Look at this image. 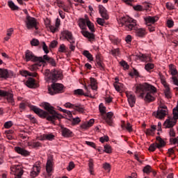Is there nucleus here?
Returning <instances> with one entry per match:
<instances>
[{
    "mask_svg": "<svg viewBox=\"0 0 178 178\" xmlns=\"http://www.w3.org/2000/svg\"><path fill=\"white\" fill-rule=\"evenodd\" d=\"M158 90L155 86L145 83L140 84L136 87V94H139L140 98H142L146 102H152L155 101V94H156Z\"/></svg>",
    "mask_w": 178,
    "mask_h": 178,
    "instance_id": "obj_1",
    "label": "nucleus"
},
{
    "mask_svg": "<svg viewBox=\"0 0 178 178\" xmlns=\"http://www.w3.org/2000/svg\"><path fill=\"white\" fill-rule=\"evenodd\" d=\"M99 112L101 113L102 119L105 120L106 123L108 126H113V113L108 112L106 115V107L104 106V104L101 103L99 106Z\"/></svg>",
    "mask_w": 178,
    "mask_h": 178,
    "instance_id": "obj_2",
    "label": "nucleus"
},
{
    "mask_svg": "<svg viewBox=\"0 0 178 178\" xmlns=\"http://www.w3.org/2000/svg\"><path fill=\"white\" fill-rule=\"evenodd\" d=\"M43 108L44 109L47 111V112H49L50 115H51L47 116V120H49V122H52V123H54L56 120L60 119V117L62 115L56 113V111L54 110V107L51 106L49 103H47V102L43 103Z\"/></svg>",
    "mask_w": 178,
    "mask_h": 178,
    "instance_id": "obj_3",
    "label": "nucleus"
},
{
    "mask_svg": "<svg viewBox=\"0 0 178 178\" xmlns=\"http://www.w3.org/2000/svg\"><path fill=\"white\" fill-rule=\"evenodd\" d=\"M44 76L47 81L51 80V81L54 83L56 81V80L62 79V72L57 70H54L51 72L49 70H46L44 72Z\"/></svg>",
    "mask_w": 178,
    "mask_h": 178,
    "instance_id": "obj_4",
    "label": "nucleus"
},
{
    "mask_svg": "<svg viewBox=\"0 0 178 178\" xmlns=\"http://www.w3.org/2000/svg\"><path fill=\"white\" fill-rule=\"evenodd\" d=\"M63 91V85L60 83H54L51 87L48 88V92L50 95H55V94H59Z\"/></svg>",
    "mask_w": 178,
    "mask_h": 178,
    "instance_id": "obj_5",
    "label": "nucleus"
},
{
    "mask_svg": "<svg viewBox=\"0 0 178 178\" xmlns=\"http://www.w3.org/2000/svg\"><path fill=\"white\" fill-rule=\"evenodd\" d=\"M168 107L165 105L160 106L157 111L154 113V115L157 119H163L168 115Z\"/></svg>",
    "mask_w": 178,
    "mask_h": 178,
    "instance_id": "obj_6",
    "label": "nucleus"
},
{
    "mask_svg": "<svg viewBox=\"0 0 178 178\" xmlns=\"http://www.w3.org/2000/svg\"><path fill=\"white\" fill-rule=\"evenodd\" d=\"M25 60L26 62H40L42 60V57H37L34 55L33 51L30 50H26L25 51Z\"/></svg>",
    "mask_w": 178,
    "mask_h": 178,
    "instance_id": "obj_7",
    "label": "nucleus"
},
{
    "mask_svg": "<svg viewBox=\"0 0 178 178\" xmlns=\"http://www.w3.org/2000/svg\"><path fill=\"white\" fill-rule=\"evenodd\" d=\"M124 29L127 31H131V30H137V22L133 18H128L124 24Z\"/></svg>",
    "mask_w": 178,
    "mask_h": 178,
    "instance_id": "obj_8",
    "label": "nucleus"
},
{
    "mask_svg": "<svg viewBox=\"0 0 178 178\" xmlns=\"http://www.w3.org/2000/svg\"><path fill=\"white\" fill-rule=\"evenodd\" d=\"M26 28L29 30H31V29H35L37 30L38 28L37 27V24H38V22H37V19L35 18L30 17V15H26V21L25 22Z\"/></svg>",
    "mask_w": 178,
    "mask_h": 178,
    "instance_id": "obj_9",
    "label": "nucleus"
},
{
    "mask_svg": "<svg viewBox=\"0 0 178 178\" xmlns=\"http://www.w3.org/2000/svg\"><path fill=\"white\" fill-rule=\"evenodd\" d=\"M11 175H14L15 178H22L23 176V169L20 165H13L11 168Z\"/></svg>",
    "mask_w": 178,
    "mask_h": 178,
    "instance_id": "obj_10",
    "label": "nucleus"
},
{
    "mask_svg": "<svg viewBox=\"0 0 178 178\" xmlns=\"http://www.w3.org/2000/svg\"><path fill=\"white\" fill-rule=\"evenodd\" d=\"M1 97L6 98L8 104L13 106L15 105V99H13V92L12 91L1 90Z\"/></svg>",
    "mask_w": 178,
    "mask_h": 178,
    "instance_id": "obj_11",
    "label": "nucleus"
},
{
    "mask_svg": "<svg viewBox=\"0 0 178 178\" xmlns=\"http://www.w3.org/2000/svg\"><path fill=\"white\" fill-rule=\"evenodd\" d=\"M41 172V162L37 161L33 166L30 173L31 177H37Z\"/></svg>",
    "mask_w": 178,
    "mask_h": 178,
    "instance_id": "obj_12",
    "label": "nucleus"
},
{
    "mask_svg": "<svg viewBox=\"0 0 178 178\" xmlns=\"http://www.w3.org/2000/svg\"><path fill=\"white\" fill-rule=\"evenodd\" d=\"M84 88L86 91V93H84V90L83 89H77L74 90V95H84L85 97H90V98H94V95H91V92L88 90V87H87L86 85H84Z\"/></svg>",
    "mask_w": 178,
    "mask_h": 178,
    "instance_id": "obj_13",
    "label": "nucleus"
},
{
    "mask_svg": "<svg viewBox=\"0 0 178 178\" xmlns=\"http://www.w3.org/2000/svg\"><path fill=\"white\" fill-rule=\"evenodd\" d=\"M54 163L51 159H48L46 165L47 175L45 178H52V170H53Z\"/></svg>",
    "mask_w": 178,
    "mask_h": 178,
    "instance_id": "obj_14",
    "label": "nucleus"
},
{
    "mask_svg": "<svg viewBox=\"0 0 178 178\" xmlns=\"http://www.w3.org/2000/svg\"><path fill=\"white\" fill-rule=\"evenodd\" d=\"M161 83L164 87V94L166 98H172V92H170V88L169 84L166 83V81L163 79H161Z\"/></svg>",
    "mask_w": 178,
    "mask_h": 178,
    "instance_id": "obj_15",
    "label": "nucleus"
},
{
    "mask_svg": "<svg viewBox=\"0 0 178 178\" xmlns=\"http://www.w3.org/2000/svg\"><path fill=\"white\" fill-rule=\"evenodd\" d=\"M62 35L65 40H67L70 42H76V39H74V37H73V33H72V32L67 30L63 31L62 32Z\"/></svg>",
    "mask_w": 178,
    "mask_h": 178,
    "instance_id": "obj_16",
    "label": "nucleus"
},
{
    "mask_svg": "<svg viewBox=\"0 0 178 178\" xmlns=\"http://www.w3.org/2000/svg\"><path fill=\"white\" fill-rule=\"evenodd\" d=\"M50 63L51 66H56V63L55 62V60L46 54L43 56L42 60H40V63Z\"/></svg>",
    "mask_w": 178,
    "mask_h": 178,
    "instance_id": "obj_17",
    "label": "nucleus"
},
{
    "mask_svg": "<svg viewBox=\"0 0 178 178\" xmlns=\"http://www.w3.org/2000/svg\"><path fill=\"white\" fill-rule=\"evenodd\" d=\"M33 111L36 113V115H38L40 118H48V113L47 111H44V110L37 108V107H33Z\"/></svg>",
    "mask_w": 178,
    "mask_h": 178,
    "instance_id": "obj_18",
    "label": "nucleus"
},
{
    "mask_svg": "<svg viewBox=\"0 0 178 178\" xmlns=\"http://www.w3.org/2000/svg\"><path fill=\"white\" fill-rule=\"evenodd\" d=\"M13 77V72L12 71H8L6 69H1V79H10Z\"/></svg>",
    "mask_w": 178,
    "mask_h": 178,
    "instance_id": "obj_19",
    "label": "nucleus"
},
{
    "mask_svg": "<svg viewBox=\"0 0 178 178\" xmlns=\"http://www.w3.org/2000/svg\"><path fill=\"white\" fill-rule=\"evenodd\" d=\"M126 96L130 106L133 108V106H134V104H136V96H134V95L131 92H127Z\"/></svg>",
    "mask_w": 178,
    "mask_h": 178,
    "instance_id": "obj_20",
    "label": "nucleus"
},
{
    "mask_svg": "<svg viewBox=\"0 0 178 178\" xmlns=\"http://www.w3.org/2000/svg\"><path fill=\"white\" fill-rule=\"evenodd\" d=\"M135 34L136 37L144 38V36L147 35V31L144 28H138L137 26L136 29H135Z\"/></svg>",
    "mask_w": 178,
    "mask_h": 178,
    "instance_id": "obj_21",
    "label": "nucleus"
},
{
    "mask_svg": "<svg viewBox=\"0 0 178 178\" xmlns=\"http://www.w3.org/2000/svg\"><path fill=\"white\" fill-rule=\"evenodd\" d=\"M177 122V121L174 120L173 118H168L164 122V127L165 129H170V127H173Z\"/></svg>",
    "mask_w": 178,
    "mask_h": 178,
    "instance_id": "obj_22",
    "label": "nucleus"
},
{
    "mask_svg": "<svg viewBox=\"0 0 178 178\" xmlns=\"http://www.w3.org/2000/svg\"><path fill=\"white\" fill-rule=\"evenodd\" d=\"M144 19L147 26H149V24H154V23H156V22H158V19H159L158 17L156 16H154V17L147 16Z\"/></svg>",
    "mask_w": 178,
    "mask_h": 178,
    "instance_id": "obj_23",
    "label": "nucleus"
},
{
    "mask_svg": "<svg viewBox=\"0 0 178 178\" xmlns=\"http://www.w3.org/2000/svg\"><path fill=\"white\" fill-rule=\"evenodd\" d=\"M95 122L94 119H90L89 121L82 123L80 127L82 130H87V129H90L94 124Z\"/></svg>",
    "mask_w": 178,
    "mask_h": 178,
    "instance_id": "obj_24",
    "label": "nucleus"
},
{
    "mask_svg": "<svg viewBox=\"0 0 178 178\" xmlns=\"http://www.w3.org/2000/svg\"><path fill=\"white\" fill-rule=\"evenodd\" d=\"M15 152H17V154H19L20 155H22L23 156H29V155H30L29 151H27L20 147H15Z\"/></svg>",
    "mask_w": 178,
    "mask_h": 178,
    "instance_id": "obj_25",
    "label": "nucleus"
},
{
    "mask_svg": "<svg viewBox=\"0 0 178 178\" xmlns=\"http://www.w3.org/2000/svg\"><path fill=\"white\" fill-rule=\"evenodd\" d=\"M99 13H100L102 17H103V19H105L106 20H108V19H109V15H108V13L106 12V9H105L102 5L99 6Z\"/></svg>",
    "mask_w": 178,
    "mask_h": 178,
    "instance_id": "obj_26",
    "label": "nucleus"
},
{
    "mask_svg": "<svg viewBox=\"0 0 178 178\" xmlns=\"http://www.w3.org/2000/svg\"><path fill=\"white\" fill-rule=\"evenodd\" d=\"M81 34L82 35H83V37L88 38L89 41H92L95 38V35H94V33H91L87 31H81Z\"/></svg>",
    "mask_w": 178,
    "mask_h": 178,
    "instance_id": "obj_27",
    "label": "nucleus"
},
{
    "mask_svg": "<svg viewBox=\"0 0 178 178\" xmlns=\"http://www.w3.org/2000/svg\"><path fill=\"white\" fill-rule=\"evenodd\" d=\"M88 17H87V15L85 16V19L81 18L79 20V26L80 27V29H81L82 30H84V29H86V26L87 24V21L88 20Z\"/></svg>",
    "mask_w": 178,
    "mask_h": 178,
    "instance_id": "obj_28",
    "label": "nucleus"
},
{
    "mask_svg": "<svg viewBox=\"0 0 178 178\" xmlns=\"http://www.w3.org/2000/svg\"><path fill=\"white\" fill-rule=\"evenodd\" d=\"M90 84L89 85V87H91L93 91H97L98 89V83H97V79H95V78L90 77Z\"/></svg>",
    "mask_w": 178,
    "mask_h": 178,
    "instance_id": "obj_29",
    "label": "nucleus"
},
{
    "mask_svg": "<svg viewBox=\"0 0 178 178\" xmlns=\"http://www.w3.org/2000/svg\"><path fill=\"white\" fill-rule=\"evenodd\" d=\"M20 74L24 77H27V76H30L31 77H37V73L34 72H30L27 70H22L20 72Z\"/></svg>",
    "mask_w": 178,
    "mask_h": 178,
    "instance_id": "obj_30",
    "label": "nucleus"
},
{
    "mask_svg": "<svg viewBox=\"0 0 178 178\" xmlns=\"http://www.w3.org/2000/svg\"><path fill=\"white\" fill-rule=\"evenodd\" d=\"M156 141H158L159 143H156L158 146L159 149H161V148L165 147V143L163 139H162L161 137L158 136L156 137Z\"/></svg>",
    "mask_w": 178,
    "mask_h": 178,
    "instance_id": "obj_31",
    "label": "nucleus"
},
{
    "mask_svg": "<svg viewBox=\"0 0 178 178\" xmlns=\"http://www.w3.org/2000/svg\"><path fill=\"white\" fill-rule=\"evenodd\" d=\"M61 129L63 137H70L72 136V131L69 129L61 127Z\"/></svg>",
    "mask_w": 178,
    "mask_h": 178,
    "instance_id": "obj_32",
    "label": "nucleus"
},
{
    "mask_svg": "<svg viewBox=\"0 0 178 178\" xmlns=\"http://www.w3.org/2000/svg\"><path fill=\"white\" fill-rule=\"evenodd\" d=\"M169 72L172 76H176V74H177V69H176V66L173 64H170Z\"/></svg>",
    "mask_w": 178,
    "mask_h": 178,
    "instance_id": "obj_33",
    "label": "nucleus"
},
{
    "mask_svg": "<svg viewBox=\"0 0 178 178\" xmlns=\"http://www.w3.org/2000/svg\"><path fill=\"white\" fill-rule=\"evenodd\" d=\"M26 85L27 86V87H29V88H34L35 86V81L34 80V79L33 78H29L26 83Z\"/></svg>",
    "mask_w": 178,
    "mask_h": 178,
    "instance_id": "obj_34",
    "label": "nucleus"
},
{
    "mask_svg": "<svg viewBox=\"0 0 178 178\" xmlns=\"http://www.w3.org/2000/svg\"><path fill=\"white\" fill-rule=\"evenodd\" d=\"M47 29L51 31V33H56V31H58V28L56 26L51 25V24H46Z\"/></svg>",
    "mask_w": 178,
    "mask_h": 178,
    "instance_id": "obj_35",
    "label": "nucleus"
},
{
    "mask_svg": "<svg viewBox=\"0 0 178 178\" xmlns=\"http://www.w3.org/2000/svg\"><path fill=\"white\" fill-rule=\"evenodd\" d=\"M28 145L32 148H38V147H41V143L40 142L32 140L28 143Z\"/></svg>",
    "mask_w": 178,
    "mask_h": 178,
    "instance_id": "obj_36",
    "label": "nucleus"
},
{
    "mask_svg": "<svg viewBox=\"0 0 178 178\" xmlns=\"http://www.w3.org/2000/svg\"><path fill=\"white\" fill-rule=\"evenodd\" d=\"M83 55L84 56H86V58H87V59H88L89 60H90V61L94 60V58L92 57V54L90 51H88L87 50H85L83 52Z\"/></svg>",
    "mask_w": 178,
    "mask_h": 178,
    "instance_id": "obj_37",
    "label": "nucleus"
},
{
    "mask_svg": "<svg viewBox=\"0 0 178 178\" xmlns=\"http://www.w3.org/2000/svg\"><path fill=\"white\" fill-rule=\"evenodd\" d=\"M156 130V126L152 125L151 127V129H148L146 130L145 134H147V136H152V134H154V131H155Z\"/></svg>",
    "mask_w": 178,
    "mask_h": 178,
    "instance_id": "obj_38",
    "label": "nucleus"
},
{
    "mask_svg": "<svg viewBox=\"0 0 178 178\" xmlns=\"http://www.w3.org/2000/svg\"><path fill=\"white\" fill-rule=\"evenodd\" d=\"M113 86H114V88H115L116 91H118V92H120V91H122V90H123V84H122L119 82H115Z\"/></svg>",
    "mask_w": 178,
    "mask_h": 178,
    "instance_id": "obj_39",
    "label": "nucleus"
},
{
    "mask_svg": "<svg viewBox=\"0 0 178 178\" xmlns=\"http://www.w3.org/2000/svg\"><path fill=\"white\" fill-rule=\"evenodd\" d=\"M88 166L90 175H94V160L92 159H89Z\"/></svg>",
    "mask_w": 178,
    "mask_h": 178,
    "instance_id": "obj_40",
    "label": "nucleus"
},
{
    "mask_svg": "<svg viewBox=\"0 0 178 178\" xmlns=\"http://www.w3.org/2000/svg\"><path fill=\"white\" fill-rule=\"evenodd\" d=\"M54 138H55V136L52 134H49L43 135V138L41 140H49V141H51Z\"/></svg>",
    "mask_w": 178,
    "mask_h": 178,
    "instance_id": "obj_41",
    "label": "nucleus"
},
{
    "mask_svg": "<svg viewBox=\"0 0 178 178\" xmlns=\"http://www.w3.org/2000/svg\"><path fill=\"white\" fill-rule=\"evenodd\" d=\"M172 113H173L172 119L177 121V119H178V103H177V106L173 108Z\"/></svg>",
    "mask_w": 178,
    "mask_h": 178,
    "instance_id": "obj_42",
    "label": "nucleus"
},
{
    "mask_svg": "<svg viewBox=\"0 0 178 178\" xmlns=\"http://www.w3.org/2000/svg\"><path fill=\"white\" fill-rule=\"evenodd\" d=\"M140 60H142V62H151V57L145 54H142Z\"/></svg>",
    "mask_w": 178,
    "mask_h": 178,
    "instance_id": "obj_43",
    "label": "nucleus"
},
{
    "mask_svg": "<svg viewBox=\"0 0 178 178\" xmlns=\"http://www.w3.org/2000/svg\"><path fill=\"white\" fill-rule=\"evenodd\" d=\"M122 129H126L129 133L133 131V128L130 122H127L126 125H122Z\"/></svg>",
    "mask_w": 178,
    "mask_h": 178,
    "instance_id": "obj_44",
    "label": "nucleus"
},
{
    "mask_svg": "<svg viewBox=\"0 0 178 178\" xmlns=\"http://www.w3.org/2000/svg\"><path fill=\"white\" fill-rule=\"evenodd\" d=\"M8 6L11 8V10H17L19 9V7L15 5V3L12 1H8Z\"/></svg>",
    "mask_w": 178,
    "mask_h": 178,
    "instance_id": "obj_45",
    "label": "nucleus"
},
{
    "mask_svg": "<svg viewBox=\"0 0 178 178\" xmlns=\"http://www.w3.org/2000/svg\"><path fill=\"white\" fill-rule=\"evenodd\" d=\"M74 109H75V111H77L78 112H84V107L81 104H75Z\"/></svg>",
    "mask_w": 178,
    "mask_h": 178,
    "instance_id": "obj_46",
    "label": "nucleus"
},
{
    "mask_svg": "<svg viewBox=\"0 0 178 178\" xmlns=\"http://www.w3.org/2000/svg\"><path fill=\"white\" fill-rule=\"evenodd\" d=\"M154 65L153 63H148L147 64H146L145 65V70H147V72H149V70H152V69H154Z\"/></svg>",
    "mask_w": 178,
    "mask_h": 178,
    "instance_id": "obj_47",
    "label": "nucleus"
},
{
    "mask_svg": "<svg viewBox=\"0 0 178 178\" xmlns=\"http://www.w3.org/2000/svg\"><path fill=\"white\" fill-rule=\"evenodd\" d=\"M104 151V152H106V154H111L112 153V147L109 145H105Z\"/></svg>",
    "mask_w": 178,
    "mask_h": 178,
    "instance_id": "obj_48",
    "label": "nucleus"
},
{
    "mask_svg": "<svg viewBox=\"0 0 178 178\" xmlns=\"http://www.w3.org/2000/svg\"><path fill=\"white\" fill-rule=\"evenodd\" d=\"M86 25L90 31L92 32L94 31V24L91 23V21H90V19L87 21Z\"/></svg>",
    "mask_w": 178,
    "mask_h": 178,
    "instance_id": "obj_49",
    "label": "nucleus"
},
{
    "mask_svg": "<svg viewBox=\"0 0 178 178\" xmlns=\"http://www.w3.org/2000/svg\"><path fill=\"white\" fill-rule=\"evenodd\" d=\"M103 169L107 172H111V164L109 163H104L103 164Z\"/></svg>",
    "mask_w": 178,
    "mask_h": 178,
    "instance_id": "obj_50",
    "label": "nucleus"
},
{
    "mask_svg": "<svg viewBox=\"0 0 178 178\" xmlns=\"http://www.w3.org/2000/svg\"><path fill=\"white\" fill-rule=\"evenodd\" d=\"M165 6L168 10H173L175 9V5L170 2H167Z\"/></svg>",
    "mask_w": 178,
    "mask_h": 178,
    "instance_id": "obj_51",
    "label": "nucleus"
},
{
    "mask_svg": "<svg viewBox=\"0 0 178 178\" xmlns=\"http://www.w3.org/2000/svg\"><path fill=\"white\" fill-rule=\"evenodd\" d=\"M143 172L144 173H147V175H148V173H151V172H152V170L149 165H146L143 168Z\"/></svg>",
    "mask_w": 178,
    "mask_h": 178,
    "instance_id": "obj_52",
    "label": "nucleus"
},
{
    "mask_svg": "<svg viewBox=\"0 0 178 178\" xmlns=\"http://www.w3.org/2000/svg\"><path fill=\"white\" fill-rule=\"evenodd\" d=\"M13 126V122L12 121H8L4 123V128L5 129H10Z\"/></svg>",
    "mask_w": 178,
    "mask_h": 178,
    "instance_id": "obj_53",
    "label": "nucleus"
},
{
    "mask_svg": "<svg viewBox=\"0 0 178 178\" xmlns=\"http://www.w3.org/2000/svg\"><path fill=\"white\" fill-rule=\"evenodd\" d=\"M31 44L33 47H38V45H40V41H38V40H37V39H33L31 41Z\"/></svg>",
    "mask_w": 178,
    "mask_h": 178,
    "instance_id": "obj_54",
    "label": "nucleus"
},
{
    "mask_svg": "<svg viewBox=\"0 0 178 178\" xmlns=\"http://www.w3.org/2000/svg\"><path fill=\"white\" fill-rule=\"evenodd\" d=\"M42 49L44 54H49V50H48V46H47L45 42H42Z\"/></svg>",
    "mask_w": 178,
    "mask_h": 178,
    "instance_id": "obj_55",
    "label": "nucleus"
},
{
    "mask_svg": "<svg viewBox=\"0 0 178 178\" xmlns=\"http://www.w3.org/2000/svg\"><path fill=\"white\" fill-rule=\"evenodd\" d=\"M74 106H75V104H73L70 102H67L64 104V106L65 108H71V109H74Z\"/></svg>",
    "mask_w": 178,
    "mask_h": 178,
    "instance_id": "obj_56",
    "label": "nucleus"
},
{
    "mask_svg": "<svg viewBox=\"0 0 178 178\" xmlns=\"http://www.w3.org/2000/svg\"><path fill=\"white\" fill-rule=\"evenodd\" d=\"M72 169H74V163L71 161L67 167V170H68V172H70V170H72Z\"/></svg>",
    "mask_w": 178,
    "mask_h": 178,
    "instance_id": "obj_57",
    "label": "nucleus"
},
{
    "mask_svg": "<svg viewBox=\"0 0 178 178\" xmlns=\"http://www.w3.org/2000/svg\"><path fill=\"white\" fill-rule=\"evenodd\" d=\"M58 52H66V46L65 44H61L58 48Z\"/></svg>",
    "mask_w": 178,
    "mask_h": 178,
    "instance_id": "obj_58",
    "label": "nucleus"
},
{
    "mask_svg": "<svg viewBox=\"0 0 178 178\" xmlns=\"http://www.w3.org/2000/svg\"><path fill=\"white\" fill-rule=\"evenodd\" d=\"M80 122H81V120L78 117L72 119V124L74 125L79 124Z\"/></svg>",
    "mask_w": 178,
    "mask_h": 178,
    "instance_id": "obj_59",
    "label": "nucleus"
},
{
    "mask_svg": "<svg viewBox=\"0 0 178 178\" xmlns=\"http://www.w3.org/2000/svg\"><path fill=\"white\" fill-rule=\"evenodd\" d=\"M172 83L175 86H177V87L176 88V90H177L178 91V79L176 76H172Z\"/></svg>",
    "mask_w": 178,
    "mask_h": 178,
    "instance_id": "obj_60",
    "label": "nucleus"
},
{
    "mask_svg": "<svg viewBox=\"0 0 178 178\" xmlns=\"http://www.w3.org/2000/svg\"><path fill=\"white\" fill-rule=\"evenodd\" d=\"M120 65H121V66H122V67H124V69H126V70H128L129 69V64H127V63H126V61H124V60H122L121 62H120Z\"/></svg>",
    "mask_w": 178,
    "mask_h": 178,
    "instance_id": "obj_61",
    "label": "nucleus"
},
{
    "mask_svg": "<svg viewBox=\"0 0 178 178\" xmlns=\"http://www.w3.org/2000/svg\"><path fill=\"white\" fill-rule=\"evenodd\" d=\"M58 46V41L56 40H53L49 44L50 48H56Z\"/></svg>",
    "mask_w": 178,
    "mask_h": 178,
    "instance_id": "obj_62",
    "label": "nucleus"
},
{
    "mask_svg": "<svg viewBox=\"0 0 178 178\" xmlns=\"http://www.w3.org/2000/svg\"><path fill=\"white\" fill-rule=\"evenodd\" d=\"M158 148V145L156 144H152L149 146V149L152 152H154Z\"/></svg>",
    "mask_w": 178,
    "mask_h": 178,
    "instance_id": "obj_63",
    "label": "nucleus"
},
{
    "mask_svg": "<svg viewBox=\"0 0 178 178\" xmlns=\"http://www.w3.org/2000/svg\"><path fill=\"white\" fill-rule=\"evenodd\" d=\"M97 22L99 26H104V24H105V20L102 18H97Z\"/></svg>",
    "mask_w": 178,
    "mask_h": 178,
    "instance_id": "obj_64",
    "label": "nucleus"
}]
</instances>
